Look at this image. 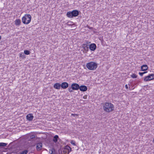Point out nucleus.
I'll return each mask as SVG.
<instances>
[{"label":"nucleus","instance_id":"obj_1","mask_svg":"<svg viewBox=\"0 0 154 154\" xmlns=\"http://www.w3.org/2000/svg\"><path fill=\"white\" fill-rule=\"evenodd\" d=\"M103 109L105 112H110L114 110V107L111 103L106 102L103 105Z\"/></svg>","mask_w":154,"mask_h":154},{"label":"nucleus","instance_id":"obj_2","mask_svg":"<svg viewBox=\"0 0 154 154\" xmlns=\"http://www.w3.org/2000/svg\"><path fill=\"white\" fill-rule=\"evenodd\" d=\"M31 16L30 14H26L22 18V22L24 24H29L31 20Z\"/></svg>","mask_w":154,"mask_h":154},{"label":"nucleus","instance_id":"obj_3","mask_svg":"<svg viewBox=\"0 0 154 154\" xmlns=\"http://www.w3.org/2000/svg\"><path fill=\"white\" fill-rule=\"evenodd\" d=\"M79 11L77 10H74L72 11H69L67 13L66 16L69 18H72L79 15Z\"/></svg>","mask_w":154,"mask_h":154},{"label":"nucleus","instance_id":"obj_4","mask_svg":"<svg viewBox=\"0 0 154 154\" xmlns=\"http://www.w3.org/2000/svg\"><path fill=\"white\" fill-rule=\"evenodd\" d=\"M97 63L93 62L88 63L86 64V66L87 68L90 70L95 69L97 68Z\"/></svg>","mask_w":154,"mask_h":154},{"label":"nucleus","instance_id":"obj_5","mask_svg":"<svg viewBox=\"0 0 154 154\" xmlns=\"http://www.w3.org/2000/svg\"><path fill=\"white\" fill-rule=\"evenodd\" d=\"M154 79V74H149L148 76H146L144 79V81L147 82L150 81Z\"/></svg>","mask_w":154,"mask_h":154},{"label":"nucleus","instance_id":"obj_6","mask_svg":"<svg viewBox=\"0 0 154 154\" xmlns=\"http://www.w3.org/2000/svg\"><path fill=\"white\" fill-rule=\"evenodd\" d=\"M71 150V148L69 146L67 145L64 147L63 152L64 154H66L67 153V154H68Z\"/></svg>","mask_w":154,"mask_h":154},{"label":"nucleus","instance_id":"obj_7","mask_svg":"<svg viewBox=\"0 0 154 154\" xmlns=\"http://www.w3.org/2000/svg\"><path fill=\"white\" fill-rule=\"evenodd\" d=\"M79 85L77 83H73L71 85V88L73 90H78L79 89Z\"/></svg>","mask_w":154,"mask_h":154},{"label":"nucleus","instance_id":"obj_8","mask_svg":"<svg viewBox=\"0 0 154 154\" xmlns=\"http://www.w3.org/2000/svg\"><path fill=\"white\" fill-rule=\"evenodd\" d=\"M82 47L83 48L85 53H86L88 51L89 45H88L87 44H83L82 45Z\"/></svg>","mask_w":154,"mask_h":154},{"label":"nucleus","instance_id":"obj_9","mask_svg":"<svg viewBox=\"0 0 154 154\" xmlns=\"http://www.w3.org/2000/svg\"><path fill=\"white\" fill-rule=\"evenodd\" d=\"M36 148L38 151L41 150L42 148V142H40L36 143Z\"/></svg>","mask_w":154,"mask_h":154},{"label":"nucleus","instance_id":"obj_10","mask_svg":"<svg viewBox=\"0 0 154 154\" xmlns=\"http://www.w3.org/2000/svg\"><path fill=\"white\" fill-rule=\"evenodd\" d=\"M90 50L92 51H94L96 48V45L94 43L91 44L89 45Z\"/></svg>","mask_w":154,"mask_h":154},{"label":"nucleus","instance_id":"obj_11","mask_svg":"<svg viewBox=\"0 0 154 154\" xmlns=\"http://www.w3.org/2000/svg\"><path fill=\"white\" fill-rule=\"evenodd\" d=\"M61 87L63 89H66L68 87L69 84L66 82H63L61 84Z\"/></svg>","mask_w":154,"mask_h":154},{"label":"nucleus","instance_id":"obj_12","mask_svg":"<svg viewBox=\"0 0 154 154\" xmlns=\"http://www.w3.org/2000/svg\"><path fill=\"white\" fill-rule=\"evenodd\" d=\"M79 89L82 91H85L87 90V87L85 85H81L80 86Z\"/></svg>","mask_w":154,"mask_h":154},{"label":"nucleus","instance_id":"obj_13","mask_svg":"<svg viewBox=\"0 0 154 154\" xmlns=\"http://www.w3.org/2000/svg\"><path fill=\"white\" fill-rule=\"evenodd\" d=\"M26 117L28 120L31 121L32 120L34 116L32 115V114H29L26 116Z\"/></svg>","mask_w":154,"mask_h":154},{"label":"nucleus","instance_id":"obj_14","mask_svg":"<svg viewBox=\"0 0 154 154\" xmlns=\"http://www.w3.org/2000/svg\"><path fill=\"white\" fill-rule=\"evenodd\" d=\"M61 87V84L59 83H56L54 84V87L57 89H60Z\"/></svg>","mask_w":154,"mask_h":154},{"label":"nucleus","instance_id":"obj_15","mask_svg":"<svg viewBox=\"0 0 154 154\" xmlns=\"http://www.w3.org/2000/svg\"><path fill=\"white\" fill-rule=\"evenodd\" d=\"M148 67L146 65H143L141 67V69L142 71H145L147 69Z\"/></svg>","mask_w":154,"mask_h":154},{"label":"nucleus","instance_id":"obj_16","mask_svg":"<svg viewBox=\"0 0 154 154\" xmlns=\"http://www.w3.org/2000/svg\"><path fill=\"white\" fill-rule=\"evenodd\" d=\"M59 138V137L57 135H55L54 136L53 139V141L56 143L58 140V139Z\"/></svg>","mask_w":154,"mask_h":154},{"label":"nucleus","instance_id":"obj_17","mask_svg":"<svg viewBox=\"0 0 154 154\" xmlns=\"http://www.w3.org/2000/svg\"><path fill=\"white\" fill-rule=\"evenodd\" d=\"M21 23V20L19 19H16L15 21V24L16 25H20Z\"/></svg>","mask_w":154,"mask_h":154},{"label":"nucleus","instance_id":"obj_18","mask_svg":"<svg viewBox=\"0 0 154 154\" xmlns=\"http://www.w3.org/2000/svg\"><path fill=\"white\" fill-rule=\"evenodd\" d=\"M49 152L51 154H55V149L53 148L49 150Z\"/></svg>","mask_w":154,"mask_h":154},{"label":"nucleus","instance_id":"obj_19","mask_svg":"<svg viewBox=\"0 0 154 154\" xmlns=\"http://www.w3.org/2000/svg\"><path fill=\"white\" fill-rule=\"evenodd\" d=\"M66 24L69 26H72L74 25L73 22L72 21H69L66 23Z\"/></svg>","mask_w":154,"mask_h":154},{"label":"nucleus","instance_id":"obj_20","mask_svg":"<svg viewBox=\"0 0 154 154\" xmlns=\"http://www.w3.org/2000/svg\"><path fill=\"white\" fill-rule=\"evenodd\" d=\"M7 145V143H0V146H5Z\"/></svg>","mask_w":154,"mask_h":154},{"label":"nucleus","instance_id":"obj_21","mask_svg":"<svg viewBox=\"0 0 154 154\" xmlns=\"http://www.w3.org/2000/svg\"><path fill=\"white\" fill-rule=\"evenodd\" d=\"M24 53L25 54L29 55L30 54V52L28 50H26L24 51Z\"/></svg>","mask_w":154,"mask_h":154},{"label":"nucleus","instance_id":"obj_22","mask_svg":"<svg viewBox=\"0 0 154 154\" xmlns=\"http://www.w3.org/2000/svg\"><path fill=\"white\" fill-rule=\"evenodd\" d=\"M131 77L133 78H137V75H136L135 74H133L131 75Z\"/></svg>","mask_w":154,"mask_h":154},{"label":"nucleus","instance_id":"obj_23","mask_svg":"<svg viewBox=\"0 0 154 154\" xmlns=\"http://www.w3.org/2000/svg\"><path fill=\"white\" fill-rule=\"evenodd\" d=\"M68 89L70 92H73V89L72 88H68Z\"/></svg>","mask_w":154,"mask_h":154},{"label":"nucleus","instance_id":"obj_24","mask_svg":"<svg viewBox=\"0 0 154 154\" xmlns=\"http://www.w3.org/2000/svg\"><path fill=\"white\" fill-rule=\"evenodd\" d=\"M71 143V144L74 145V146H75V142L73 141V140H72L71 142H70Z\"/></svg>","mask_w":154,"mask_h":154},{"label":"nucleus","instance_id":"obj_25","mask_svg":"<svg viewBox=\"0 0 154 154\" xmlns=\"http://www.w3.org/2000/svg\"><path fill=\"white\" fill-rule=\"evenodd\" d=\"M35 137V136L34 135H32L30 136V138L31 139H32Z\"/></svg>","mask_w":154,"mask_h":154},{"label":"nucleus","instance_id":"obj_26","mask_svg":"<svg viewBox=\"0 0 154 154\" xmlns=\"http://www.w3.org/2000/svg\"><path fill=\"white\" fill-rule=\"evenodd\" d=\"M24 55L23 53V54H20V57H24Z\"/></svg>","mask_w":154,"mask_h":154},{"label":"nucleus","instance_id":"obj_27","mask_svg":"<svg viewBox=\"0 0 154 154\" xmlns=\"http://www.w3.org/2000/svg\"><path fill=\"white\" fill-rule=\"evenodd\" d=\"M87 95H85L83 97V98L84 99H87Z\"/></svg>","mask_w":154,"mask_h":154},{"label":"nucleus","instance_id":"obj_28","mask_svg":"<svg viewBox=\"0 0 154 154\" xmlns=\"http://www.w3.org/2000/svg\"><path fill=\"white\" fill-rule=\"evenodd\" d=\"M139 74L141 76H142L144 74V73H143V72H139Z\"/></svg>","mask_w":154,"mask_h":154},{"label":"nucleus","instance_id":"obj_29","mask_svg":"<svg viewBox=\"0 0 154 154\" xmlns=\"http://www.w3.org/2000/svg\"><path fill=\"white\" fill-rule=\"evenodd\" d=\"M125 87L126 89H128V87L127 85H125Z\"/></svg>","mask_w":154,"mask_h":154},{"label":"nucleus","instance_id":"obj_30","mask_svg":"<svg viewBox=\"0 0 154 154\" xmlns=\"http://www.w3.org/2000/svg\"><path fill=\"white\" fill-rule=\"evenodd\" d=\"M147 72H143V73H144V74L146 73Z\"/></svg>","mask_w":154,"mask_h":154},{"label":"nucleus","instance_id":"obj_31","mask_svg":"<svg viewBox=\"0 0 154 154\" xmlns=\"http://www.w3.org/2000/svg\"><path fill=\"white\" fill-rule=\"evenodd\" d=\"M1 36L0 35V40H1Z\"/></svg>","mask_w":154,"mask_h":154},{"label":"nucleus","instance_id":"obj_32","mask_svg":"<svg viewBox=\"0 0 154 154\" xmlns=\"http://www.w3.org/2000/svg\"><path fill=\"white\" fill-rule=\"evenodd\" d=\"M153 143H154V139H153Z\"/></svg>","mask_w":154,"mask_h":154}]
</instances>
